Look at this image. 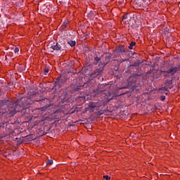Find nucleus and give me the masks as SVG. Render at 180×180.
I'll list each match as a JSON object with an SVG mask.
<instances>
[{
  "label": "nucleus",
  "mask_w": 180,
  "mask_h": 180,
  "mask_svg": "<svg viewBox=\"0 0 180 180\" xmlns=\"http://www.w3.org/2000/svg\"><path fill=\"white\" fill-rule=\"evenodd\" d=\"M102 85L99 86L97 89L94 90V94H102L103 92V90H101Z\"/></svg>",
  "instance_id": "nucleus-11"
},
{
  "label": "nucleus",
  "mask_w": 180,
  "mask_h": 180,
  "mask_svg": "<svg viewBox=\"0 0 180 180\" xmlns=\"http://www.w3.org/2000/svg\"><path fill=\"white\" fill-rule=\"evenodd\" d=\"M159 91H168V86H163L159 89Z\"/></svg>",
  "instance_id": "nucleus-16"
},
{
  "label": "nucleus",
  "mask_w": 180,
  "mask_h": 180,
  "mask_svg": "<svg viewBox=\"0 0 180 180\" xmlns=\"http://www.w3.org/2000/svg\"><path fill=\"white\" fill-rule=\"evenodd\" d=\"M117 57V55L115 54L114 52L112 54L108 53L105 57L106 64H108V63H110L112 58H116Z\"/></svg>",
  "instance_id": "nucleus-8"
},
{
  "label": "nucleus",
  "mask_w": 180,
  "mask_h": 180,
  "mask_svg": "<svg viewBox=\"0 0 180 180\" xmlns=\"http://www.w3.org/2000/svg\"><path fill=\"white\" fill-rule=\"evenodd\" d=\"M94 60L96 61V63H99V61H101V58L96 57Z\"/></svg>",
  "instance_id": "nucleus-22"
},
{
  "label": "nucleus",
  "mask_w": 180,
  "mask_h": 180,
  "mask_svg": "<svg viewBox=\"0 0 180 180\" xmlns=\"http://www.w3.org/2000/svg\"><path fill=\"white\" fill-rule=\"evenodd\" d=\"M68 44L70 47H75V46L77 44V42H75V41L70 40L68 41Z\"/></svg>",
  "instance_id": "nucleus-12"
},
{
  "label": "nucleus",
  "mask_w": 180,
  "mask_h": 180,
  "mask_svg": "<svg viewBox=\"0 0 180 180\" xmlns=\"http://www.w3.org/2000/svg\"><path fill=\"white\" fill-rule=\"evenodd\" d=\"M32 101H40V100H32V98L27 97H22L15 102L1 101L0 127H2V126L8 122V120H6L5 117H12V116L16 115L17 112H20L23 109H27L29 105H32Z\"/></svg>",
  "instance_id": "nucleus-1"
},
{
  "label": "nucleus",
  "mask_w": 180,
  "mask_h": 180,
  "mask_svg": "<svg viewBox=\"0 0 180 180\" xmlns=\"http://www.w3.org/2000/svg\"><path fill=\"white\" fill-rule=\"evenodd\" d=\"M53 160H48L46 161V165H53Z\"/></svg>",
  "instance_id": "nucleus-18"
},
{
  "label": "nucleus",
  "mask_w": 180,
  "mask_h": 180,
  "mask_svg": "<svg viewBox=\"0 0 180 180\" xmlns=\"http://www.w3.org/2000/svg\"><path fill=\"white\" fill-rule=\"evenodd\" d=\"M64 94H65V96L67 95V91H65Z\"/></svg>",
  "instance_id": "nucleus-27"
},
{
  "label": "nucleus",
  "mask_w": 180,
  "mask_h": 180,
  "mask_svg": "<svg viewBox=\"0 0 180 180\" xmlns=\"http://www.w3.org/2000/svg\"><path fill=\"white\" fill-rule=\"evenodd\" d=\"M112 101V98H107L105 101H104V103H109Z\"/></svg>",
  "instance_id": "nucleus-21"
},
{
  "label": "nucleus",
  "mask_w": 180,
  "mask_h": 180,
  "mask_svg": "<svg viewBox=\"0 0 180 180\" xmlns=\"http://www.w3.org/2000/svg\"><path fill=\"white\" fill-rule=\"evenodd\" d=\"M124 61H127V59L121 58V63H124Z\"/></svg>",
  "instance_id": "nucleus-26"
},
{
  "label": "nucleus",
  "mask_w": 180,
  "mask_h": 180,
  "mask_svg": "<svg viewBox=\"0 0 180 180\" xmlns=\"http://www.w3.org/2000/svg\"><path fill=\"white\" fill-rule=\"evenodd\" d=\"M51 49H52L53 51H58V50H61L62 49L61 44H60L58 42H56L51 46Z\"/></svg>",
  "instance_id": "nucleus-9"
},
{
  "label": "nucleus",
  "mask_w": 180,
  "mask_h": 180,
  "mask_svg": "<svg viewBox=\"0 0 180 180\" xmlns=\"http://www.w3.org/2000/svg\"><path fill=\"white\" fill-rule=\"evenodd\" d=\"M125 19H127V15H124L122 17V20H124Z\"/></svg>",
  "instance_id": "nucleus-25"
},
{
  "label": "nucleus",
  "mask_w": 180,
  "mask_h": 180,
  "mask_svg": "<svg viewBox=\"0 0 180 180\" xmlns=\"http://www.w3.org/2000/svg\"><path fill=\"white\" fill-rule=\"evenodd\" d=\"M68 26V20H65L61 26V28L63 30L67 29V27Z\"/></svg>",
  "instance_id": "nucleus-13"
},
{
  "label": "nucleus",
  "mask_w": 180,
  "mask_h": 180,
  "mask_svg": "<svg viewBox=\"0 0 180 180\" xmlns=\"http://www.w3.org/2000/svg\"><path fill=\"white\" fill-rule=\"evenodd\" d=\"M178 71H180L179 67L172 66L167 70H160V72L163 77L168 78V77H174Z\"/></svg>",
  "instance_id": "nucleus-2"
},
{
  "label": "nucleus",
  "mask_w": 180,
  "mask_h": 180,
  "mask_svg": "<svg viewBox=\"0 0 180 180\" xmlns=\"http://www.w3.org/2000/svg\"><path fill=\"white\" fill-rule=\"evenodd\" d=\"M63 85V79L58 78L57 80L55 82V86L56 88H60V86Z\"/></svg>",
  "instance_id": "nucleus-10"
},
{
  "label": "nucleus",
  "mask_w": 180,
  "mask_h": 180,
  "mask_svg": "<svg viewBox=\"0 0 180 180\" xmlns=\"http://www.w3.org/2000/svg\"><path fill=\"white\" fill-rule=\"evenodd\" d=\"M91 85V81H89V82H87V84H85L84 85H78V84H70V91L71 92V94L74 93V92H78V91H79L80 89H82V88H88V86H90Z\"/></svg>",
  "instance_id": "nucleus-3"
},
{
  "label": "nucleus",
  "mask_w": 180,
  "mask_h": 180,
  "mask_svg": "<svg viewBox=\"0 0 180 180\" xmlns=\"http://www.w3.org/2000/svg\"><path fill=\"white\" fill-rule=\"evenodd\" d=\"M134 46H136V42L131 41L128 46V49H129V50H133V47H134Z\"/></svg>",
  "instance_id": "nucleus-14"
},
{
  "label": "nucleus",
  "mask_w": 180,
  "mask_h": 180,
  "mask_svg": "<svg viewBox=\"0 0 180 180\" xmlns=\"http://www.w3.org/2000/svg\"><path fill=\"white\" fill-rule=\"evenodd\" d=\"M141 64L140 60H136L134 63L131 65L132 67H139Z\"/></svg>",
  "instance_id": "nucleus-15"
},
{
  "label": "nucleus",
  "mask_w": 180,
  "mask_h": 180,
  "mask_svg": "<svg viewBox=\"0 0 180 180\" xmlns=\"http://www.w3.org/2000/svg\"><path fill=\"white\" fill-rule=\"evenodd\" d=\"M160 101H165V96H161Z\"/></svg>",
  "instance_id": "nucleus-24"
},
{
  "label": "nucleus",
  "mask_w": 180,
  "mask_h": 180,
  "mask_svg": "<svg viewBox=\"0 0 180 180\" xmlns=\"http://www.w3.org/2000/svg\"><path fill=\"white\" fill-rule=\"evenodd\" d=\"M14 53H19V48L15 47L14 49Z\"/></svg>",
  "instance_id": "nucleus-23"
},
{
  "label": "nucleus",
  "mask_w": 180,
  "mask_h": 180,
  "mask_svg": "<svg viewBox=\"0 0 180 180\" xmlns=\"http://www.w3.org/2000/svg\"><path fill=\"white\" fill-rule=\"evenodd\" d=\"M41 110V112H44V111H46V110H47V107H42V108H41V109H40Z\"/></svg>",
  "instance_id": "nucleus-20"
},
{
  "label": "nucleus",
  "mask_w": 180,
  "mask_h": 180,
  "mask_svg": "<svg viewBox=\"0 0 180 180\" xmlns=\"http://www.w3.org/2000/svg\"><path fill=\"white\" fill-rule=\"evenodd\" d=\"M103 178H104V179H106V180H110V176L108 175L103 176Z\"/></svg>",
  "instance_id": "nucleus-19"
},
{
  "label": "nucleus",
  "mask_w": 180,
  "mask_h": 180,
  "mask_svg": "<svg viewBox=\"0 0 180 180\" xmlns=\"http://www.w3.org/2000/svg\"><path fill=\"white\" fill-rule=\"evenodd\" d=\"M117 56V53H124V54H127L129 53V49H124V46H118L113 52Z\"/></svg>",
  "instance_id": "nucleus-6"
},
{
  "label": "nucleus",
  "mask_w": 180,
  "mask_h": 180,
  "mask_svg": "<svg viewBox=\"0 0 180 180\" xmlns=\"http://www.w3.org/2000/svg\"><path fill=\"white\" fill-rule=\"evenodd\" d=\"M137 81V79L135 76H131L128 79V84L126 87H121L120 89H124V88L130 89V88H134L136 86V82Z\"/></svg>",
  "instance_id": "nucleus-4"
},
{
  "label": "nucleus",
  "mask_w": 180,
  "mask_h": 180,
  "mask_svg": "<svg viewBox=\"0 0 180 180\" xmlns=\"http://www.w3.org/2000/svg\"><path fill=\"white\" fill-rule=\"evenodd\" d=\"M49 71H50V70L49 69V68H45L44 70V75H47V74H49Z\"/></svg>",
  "instance_id": "nucleus-17"
},
{
  "label": "nucleus",
  "mask_w": 180,
  "mask_h": 180,
  "mask_svg": "<svg viewBox=\"0 0 180 180\" xmlns=\"http://www.w3.org/2000/svg\"><path fill=\"white\" fill-rule=\"evenodd\" d=\"M102 106V102L98 101L97 103H91L89 105V109H90L91 112H94L95 109H99Z\"/></svg>",
  "instance_id": "nucleus-5"
},
{
  "label": "nucleus",
  "mask_w": 180,
  "mask_h": 180,
  "mask_svg": "<svg viewBox=\"0 0 180 180\" xmlns=\"http://www.w3.org/2000/svg\"><path fill=\"white\" fill-rule=\"evenodd\" d=\"M102 72H103V68H99L96 69L94 72H91L90 75L91 77H93V78H96V77L101 75Z\"/></svg>",
  "instance_id": "nucleus-7"
}]
</instances>
